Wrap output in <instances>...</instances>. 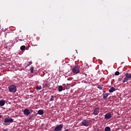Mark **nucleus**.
I'll return each instance as SVG.
<instances>
[{"instance_id":"obj_1","label":"nucleus","mask_w":131,"mask_h":131,"mask_svg":"<svg viewBox=\"0 0 131 131\" xmlns=\"http://www.w3.org/2000/svg\"><path fill=\"white\" fill-rule=\"evenodd\" d=\"M23 112H24L25 115H31L33 113V108L31 107L25 108L23 111Z\"/></svg>"},{"instance_id":"obj_2","label":"nucleus","mask_w":131,"mask_h":131,"mask_svg":"<svg viewBox=\"0 0 131 131\" xmlns=\"http://www.w3.org/2000/svg\"><path fill=\"white\" fill-rule=\"evenodd\" d=\"M13 119L11 118L10 117H8L4 120V125H10V123L13 122Z\"/></svg>"},{"instance_id":"obj_3","label":"nucleus","mask_w":131,"mask_h":131,"mask_svg":"<svg viewBox=\"0 0 131 131\" xmlns=\"http://www.w3.org/2000/svg\"><path fill=\"white\" fill-rule=\"evenodd\" d=\"M10 93H16L17 92V87L15 85H10L8 87Z\"/></svg>"},{"instance_id":"obj_4","label":"nucleus","mask_w":131,"mask_h":131,"mask_svg":"<svg viewBox=\"0 0 131 131\" xmlns=\"http://www.w3.org/2000/svg\"><path fill=\"white\" fill-rule=\"evenodd\" d=\"M80 68V67L79 66H74L72 69V72L73 73H74L75 74H77L79 73V69Z\"/></svg>"},{"instance_id":"obj_5","label":"nucleus","mask_w":131,"mask_h":131,"mask_svg":"<svg viewBox=\"0 0 131 131\" xmlns=\"http://www.w3.org/2000/svg\"><path fill=\"white\" fill-rule=\"evenodd\" d=\"M125 77L123 79V82H126L128 80H129V79H131V74L130 73H126L125 74Z\"/></svg>"},{"instance_id":"obj_6","label":"nucleus","mask_w":131,"mask_h":131,"mask_svg":"<svg viewBox=\"0 0 131 131\" xmlns=\"http://www.w3.org/2000/svg\"><path fill=\"white\" fill-rule=\"evenodd\" d=\"M90 123L91 121L86 119L82 120L81 122L82 125L85 127L88 126Z\"/></svg>"},{"instance_id":"obj_7","label":"nucleus","mask_w":131,"mask_h":131,"mask_svg":"<svg viewBox=\"0 0 131 131\" xmlns=\"http://www.w3.org/2000/svg\"><path fill=\"white\" fill-rule=\"evenodd\" d=\"M63 128V125L60 124L58 125H57V126L54 128V131H61V129H62Z\"/></svg>"},{"instance_id":"obj_8","label":"nucleus","mask_w":131,"mask_h":131,"mask_svg":"<svg viewBox=\"0 0 131 131\" xmlns=\"http://www.w3.org/2000/svg\"><path fill=\"white\" fill-rule=\"evenodd\" d=\"M93 114H94V115H98V114H99V107H96L95 108Z\"/></svg>"},{"instance_id":"obj_9","label":"nucleus","mask_w":131,"mask_h":131,"mask_svg":"<svg viewBox=\"0 0 131 131\" xmlns=\"http://www.w3.org/2000/svg\"><path fill=\"white\" fill-rule=\"evenodd\" d=\"M102 96L103 97V99H107V98H108V96H109V93H107L103 94Z\"/></svg>"},{"instance_id":"obj_10","label":"nucleus","mask_w":131,"mask_h":131,"mask_svg":"<svg viewBox=\"0 0 131 131\" xmlns=\"http://www.w3.org/2000/svg\"><path fill=\"white\" fill-rule=\"evenodd\" d=\"M5 104H6V101L5 100H2L0 101V106H4Z\"/></svg>"},{"instance_id":"obj_11","label":"nucleus","mask_w":131,"mask_h":131,"mask_svg":"<svg viewBox=\"0 0 131 131\" xmlns=\"http://www.w3.org/2000/svg\"><path fill=\"white\" fill-rule=\"evenodd\" d=\"M109 93H113L114 92H115V88L114 87H112L109 90Z\"/></svg>"},{"instance_id":"obj_12","label":"nucleus","mask_w":131,"mask_h":131,"mask_svg":"<svg viewBox=\"0 0 131 131\" xmlns=\"http://www.w3.org/2000/svg\"><path fill=\"white\" fill-rule=\"evenodd\" d=\"M37 114H39V115H42V114H43V111L42 110L38 111Z\"/></svg>"},{"instance_id":"obj_13","label":"nucleus","mask_w":131,"mask_h":131,"mask_svg":"<svg viewBox=\"0 0 131 131\" xmlns=\"http://www.w3.org/2000/svg\"><path fill=\"white\" fill-rule=\"evenodd\" d=\"M111 118V115H105L104 118L106 119V120H109Z\"/></svg>"},{"instance_id":"obj_14","label":"nucleus","mask_w":131,"mask_h":131,"mask_svg":"<svg viewBox=\"0 0 131 131\" xmlns=\"http://www.w3.org/2000/svg\"><path fill=\"white\" fill-rule=\"evenodd\" d=\"M58 91H59V92H62V91H63V86H62V85L59 86Z\"/></svg>"},{"instance_id":"obj_15","label":"nucleus","mask_w":131,"mask_h":131,"mask_svg":"<svg viewBox=\"0 0 131 131\" xmlns=\"http://www.w3.org/2000/svg\"><path fill=\"white\" fill-rule=\"evenodd\" d=\"M105 131H111V128L109 126H106L104 129Z\"/></svg>"},{"instance_id":"obj_16","label":"nucleus","mask_w":131,"mask_h":131,"mask_svg":"<svg viewBox=\"0 0 131 131\" xmlns=\"http://www.w3.org/2000/svg\"><path fill=\"white\" fill-rule=\"evenodd\" d=\"M26 48V47H25V46H22L20 47V50L21 51H25V48Z\"/></svg>"},{"instance_id":"obj_17","label":"nucleus","mask_w":131,"mask_h":131,"mask_svg":"<svg viewBox=\"0 0 131 131\" xmlns=\"http://www.w3.org/2000/svg\"><path fill=\"white\" fill-rule=\"evenodd\" d=\"M42 89V87H41V86H37L36 88V89L37 90V91H39L40 90H41Z\"/></svg>"},{"instance_id":"obj_18","label":"nucleus","mask_w":131,"mask_h":131,"mask_svg":"<svg viewBox=\"0 0 131 131\" xmlns=\"http://www.w3.org/2000/svg\"><path fill=\"white\" fill-rule=\"evenodd\" d=\"M119 75V72L116 71V72L115 73V75H116V76H118Z\"/></svg>"},{"instance_id":"obj_19","label":"nucleus","mask_w":131,"mask_h":131,"mask_svg":"<svg viewBox=\"0 0 131 131\" xmlns=\"http://www.w3.org/2000/svg\"><path fill=\"white\" fill-rule=\"evenodd\" d=\"M54 95H52V96H51V98H50V101H54Z\"/></svg>"},{"instance_id":"obj_20","label":"nucleus","mask_w":131,"mask_h":131,"mask_svg":"<svg viewBox=\"0 0 131 131\" xmlns=\"http://www.w3.org/2000/svg\"><path fill=\"white\" fill-rule=\"evenodd\" d=\"M98 89H99V90H100V91L103 90V86H98Z\"/></svg>"},{"instance_id":"obj_21","label":"nucleus","mask_w":131,"mask_h":131,"mask_svg":"<svg viewBox=\"0 0 131 131\" xmlns=\"http://www.w3.org/2000/svg\"><path fill=\"white\" fill-rule=\"evenodd\" d=\"M30 70L31 73H33V70H34L33 68H31V69H30Z\"/></svg>"},{"instance_id":"obj_22","label":"nucleus","mask_w":131,"mask_h":131,"mask_svg":"<svg viewBox=\"0 0 131 131\" xmlns=\"http://www.w3.org/2000/svg\"><path fill=\"white\" fill-rule=\"evenodd\" d=\"M32 64V62H30L27 65V67H28V66H30Z\"/></svg>"},{"instance_id":"obj_23","label":"nucleus","mask_w":131,"mask_h":131,"mask_svg":"<svg viewBox=\"0 0 131 131\" xmlns=\"http://www.w3.org/2000/svg\"><path fill=\"white\" fill-rule=\"evenodd\" d=\"M33 117H34L33 116H30V118H29V120H32Z\"/></svg>"},{"instance_id":"obj_24","label":"nucleus","mask_w":131,"mask_h":131,"mask_svg":"<svg viewBox=\"0 0 131 131\" xmlns=\"http://www.w3.org/2000/svg\"><path fill=\"white\" fill-rule=\"evenodd\" d=\"M105 115H112L111 113H107Z\"/></svg>"},{"instance_id":"obj_25","label":"nucleus","mask_w":131,"mask_h":131,"mask_svg":"<svg viewBox=\"0 0 131 131\" xmlns=\"http://www.w3.org/2000/svg\"><path fill=\"white\" fill-rule=\"evenodd\" d=\"M94 131H100V130L99 129H95Z\"/></svg>"},{"instance_id":"obj_26","label":"nucleus","mask_w":131,"mask_h":131,"mask_svg":"<svg viewBox=\"0 0 131 131\" xmlns=\"http://www.w3.org/2000/svg\"><path fill=\"white\" fill-rule=\"evenodd\" d=\"M64 131H70L69 129H66Z\"/></svg>"},{"instance_id":"obj_27","label":"nucleus","mask_w":131,"mask_h":131,"mask_svg":"<svg viewBox=\"0 0 131 131\" xmlns=\"http://www.w3.org/2000/svg\"><path fill=\"white\" fill-rule=\"evenodd\" d=\"M1 118H2V117H1V116L0 115V119H1Z\"/></svg>"}]
</instances>
